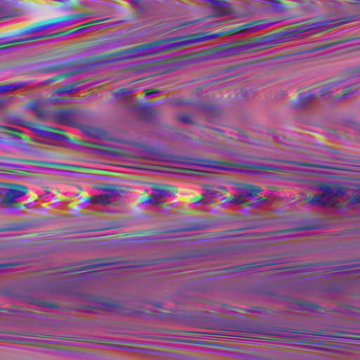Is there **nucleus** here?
<instances>
[{
	"label": "nucleus",
	"mask_w": 360,
	"mask_h": 360,
	"mask_svg": "<svg viewBox=\"0 0 360 360\" xmlns=\"http://www.w3.org/2000/svg\"><path fill=\"white\" fill-rule=\"evenodd\" d=\"M207 39L205 33H195L178 37L167 38L146 43L133 48L97 56L93 58L69 62L56 67L57 69L72 66L77 63L89 65V68L114 63L131 58L159 54L174 51L191 44H197Z\"/></svg>",
	"instance_id": "1"
},
{
	"label": "nucleus",
	"mask_w": 360,
	"mask_h": 360,
	"mask_svg": "<svg viewBox=\"0 0 360 360\" xmlns=\"http://www.w3.org/2000/svg\"><path fill=\"white\" fill-rule=\"evenodd\" d=\"M259 49L258 41H238L206 51L203 56L207 60H214L255 52Z\"/></svg>",
	"instance_id": "2"
},
{
	"label": "nucleus",
	"mask_w": 360,
	"mask_h": 360,
	"mask_svg": "<svg viewBox=\"0 0 360 360\" xmlns=\"http://www.w3.org/2000/svg\"><path fill=\"white\" fill-rule=\"evenodd\" d=\"M4 186L8 188L4 195L1 204L6 207H13L17 206L15 199L25 195L28 189L25 186L14 184H3Z\"/></svg>",
	"instance_id": "3"
},
{
	"label": "nucleus",
	"mask_w": 360,
	"mask_h": 360,
	"mask_svg": "<svg viewBox=\"0 0 360 360\" xmlns=\"http://www.w3.org/2000/svg\"><path fill=\"white\" fill-rule=\"evenodd\" d=\"M18 126L30 129L36 134L43 137H50L55 135H62L64 131L57 128L35 124L22 120H18L13 122Z\"/></svg>",
	"instance_id": "4"
},
{
	"label": "nucleus",
	"mask_w": 360,
	"mask_h": 360,
	"mask_svg": "<svg viewBox=\"0 0 360 360\" xmlns=\"http://www.w3.org/2000/svg\"><path fill=\"white\" fill-rule=\"evenodd\" d=\"M272 25V22L268 20H259L256 21H252L234 29H232L226 32L218 34L217 36H222L226 34H232L236 33H243L248 32H252L261 28L266 27L269 25Z\"/></svg>",
	"instance_id": "5"
},
{
	"label": "nucleus",
	"mask_w": 360,
	"mask_h": 360,
	"mask_svg": "<svg viewBox=\"0 0 360 360\" xmlns=\"http://www.w3.org/2000/svg\"><path fill=\"white\" fill-rule=\"evenodd\" d=\"M85 13H79V14H72V15H64L58 18H54L52 19L44 20L41 22H39L36 23L34 25H33L30 29L34 30H42L47 27H49L51 26H53L56 24H58L63 22H65L66 20H72L78 17L84 16L85 15Z\"/></svg>",
	"instance_id": "6"
},
{
	"label": "nucleus",
	"mask_w": 360,
	"mask_h": 360,
	"mask_svg": "<svg viewBox=\"0 0 360 360\" xmlns=\"http://www.w3.org/2000/svg\"><path fill=\"white\" fill-rule=\"evenodd\" d=\"M9 160V161H13V162H27V163L34 164V165H44V166L55 167L65 168V169H80L81 168L79 166H75V165H72L43 162V161H39V160H30L18 159V158H12L0 157V160ZM0 165L4 166L5 164L0 162Z\"/></svg>",
	"instance_id": "7"
},
{
	"label": "nucleus",
	"mask_w": 360,
	"mask_h": 360,
	"mask_svg": "<svg viewBox=\"0 0 360 360\" xmlns=\"http://www.w3.org/2000/svg\"><path fill=\"white\" fill-rule=\"evenodd\" d=\"M331 22L328 21L326 20H321L316 19L310 22L305 27L306 30H311L314 29H321V31H328L331 29H333L336 26L342 24V22H339L336 24L330 25Z\"/></svg>",
	"instance_id": "8"
},
{
	"label": "nucleus",
	"mask_w": 360,
	"mask_h": 360,
	"mask_svg": "<svg viewBox=\"0 0 360 360\" xmlns=\"http://www.w3.org/2000/svg\"><path fill=\"white\" fill-rule=\"evenodd\" d=\"M158 195L160 197H166L172 195L177 192V189L172 186L160 184L153 186Z\"/></svg>",
	"instance_id": "9"
},
{
	"label": "nucleus",
	"mask_w": 360,
	"mask_h": 360,
	"mask_svg": "<svg viewBox=\"0 0 360 360\" xmlns=\"http://www.w3.org/2000/svg\"><path fill=\"white\" fill-rule=\"evenodd\" d=\"M244 195L246 197L255 196L259 194L261 188L258 186L243 184L241 186Z\"/></svg>",
	"instance_id": "10"
},
{
	"label": "nucleus",
	"mask_w": 360,
	"mask_h": 360,
	"mask_svg": "<svg viewBox=\"0 0 360 360\" xmlns=\"http://www.w3.org/2000/svg\"><path fill=\"white\" fill-rule=\"evenodd\" d=\"M0 130L1 133L11 136L20 137L22 138V131L18 129L0 125Z\"/></svg>",
	"instance_id": "11"
},
{
	"label": "nucleus",
	"mask_w": 360,
	"mask_h": 360,
	"mask_svg": "<svg viewBox=\"0 0 360 360\" xmlns=\"http://www.w3.org/2000/svg\"><path fill=\"white\" fill-rule=\"evenodd\" d=\"M46 37L47 36H37V37L20 38V39H17L8 42V44H9V45H8L9 46H12L18 45L20 44H24V43H27V42H30V41H35V40L41 39L46 38Z\"/></svg>",
	"instance_id": "12"
},
{
	"label": "nucleus",
	"mask_w": 360,
	"mask_h": 360,
	"mask_svg": "<svg viewBox=\"0 0 360 360\" xmlns=\"http://www.w3.org/2000/svg\"><path fill=\"white\" fill-rule=\"evenodd\" d=\"M290 164L295 165H299V166H303V167H314V168H321V169H333L334 167L327 166V165H316V164H309V163H305V162H293L290 161L288 162Z\"/></svg>",
	"instance_id": "13"
},
{
	"label": "nucleus",
	"mask_w": 360,
	"mask_h": 360,
	"mask_svg": "<svg viewBox=\"0 0 360 360\" xmlns=\"http://www.w3.org/2000/svg\"><path fill=\"white\" fill-rule=\"evenodd\" d=\"M83 200L90 201L96 204H105L108 201V196L106 195H98L83 198Z\"/></svg>",
	"instance_id": "14"
},
{
	"label": "nucleus",
	"mask_w": 360,
	"mask_h": 360,
	"mask_svg": "<svg viewBox=\"0 0 360 360\" xmlns=\"http://www.w3.org/2000/svg\"><path fill=\"white\" fill-rule=\"evenodd\" d=\"M140 201L145 203L158 205L160 203V198L156 193L155 195H150L146 197H142L140 198Z\"/></svg>",
	"instance_id": "15"
},
{
	"label": "nucleus",
	"mask_w": 360,
	"mask_h": 360,
	"mask_svg": "<svg viewBox=\"0 0 360 360\" xmlns=\"http://www.w3.org/2000/svg\"><path fill=\"white\" fill-rule=\"evenodd\" d=\"M325 195H316L311 198H307L304 200L307 202L314 204V205H323L326 204V201L324 200Z\"/></svg>",
	"instance_id": "16"
},
{
	"label": "nucleus",
	"mask_w": 360,
	"mask_h": 360,
	"mask_svg": "<svg viewBox=\"0 0 360 360\" xmlns=\"http://www.w3.org/2000/svg\"><path fill=\"white\" fill-rule=\"evenodd\" d=\"M86 133L91 136L101 138L105 135V132L96 127H89L85 130Z\"/></svg>",
	"instance_id": "17"
},
{
	"label": "nucleus",
	"mask_w": 360,
	"mask_h": 360,
	"mask_svg": "<svg viewBox=\"0 0 360 360\" xmlns=\"http://www.w3.org/2000/svg\"><path fill=\"white\" fill-rule=\"evenodd\" d=\"M81 72H82V70H75V71H73V72H71L62 74V75H60L59 76L53 77L49 79V81H51V82L58 81L59 79H63V78H66V77H70L72 75H76V74L79 73Z\"/></svg>",
	"instance_id": "18"
},
{
	"label": "nucleus",
	"mask_w": 360,
	"mask_h": 360,
	"mask_svg": "<svg viewBox=\"0 0 360 360\" xmlns=\"http://www.w3.org/2000/svg\"><path fill=\"white\" fill-rule=\"evenodd\" d=\"M101 151L105 154L110 155L115 153V150L112 147H110L108 146L102 145L100 146Z\"/></svg>",
	"instance_id": "19"
},
{
	"label": "nucleus",
	"mask_w": 360,
	"mask_h": 360,
	"mask_svg": "<svg viewBox=\"0 0 360 360\" xmlns=\"http://www.w3.org/2000/svg\"><path fill=\"white\" fill-rule=\"evenodd\" d=\"M30 107L33 109L34 110L37 111L38 115H37V119L39 120H41V121H44L45 119H46V116L44 115V113L42 112V111H40L39 110H37L35 107V104L34 103H32L30 104Z\"/></svg>",
	"instance_id": "20"
},
{
	"label": "nucleus",
	"mask_w": 360,
	"mask_h": 360,
	"mask_svg": "<svg viewBox=\"0 0 360 360\" xmlns=\"http://www.w3.org/2000/svg\"><path fill=\"white\" fill-rule=\"evenodd\" d=\"M72 5L76 8H86L87 4L83 1L75 0L72 2Z\"/></svg>",
	"instance_id": "21"
},
{
	"label": "nucleus",
	"mask_w": 360,
	"mask_h": 360,
	"mask_svg": "<svg viewBox=\"0 0 360 360\" xmlns=\"http://www.w3.org/2000/svg\"><path fill=\"white\" fill-rule=\"evenodd\" d=\"M75 86V84L65 86H63V87L58 89V90H56V92H58V93L64 92V91L71 92L74 90Z\"/></svg>",
	"instance_id": "22"
},
{
	"label": "nucleus",
	"mask_w": 360,
	"mask_h": 360,
	"mask_svg": "<svg viewBox=\"0 0 360 360\" xmlns=\"http://www.w3.org/2000/svg\"><path fill=\"white\" fill-rule=\"evenodd\" d=\"M226 200L227 201H229V202H236L237 204H239V205H243L244 204V200L242 198L240 197H229V198H226Z\"/></svg>",
	"instance_id": "23"
},
{
	"label": "nucleus",
	"mask_w": 360,
	"mask_h": 360,
	"mask_svg": "<svg viewBox=\"0 0 360 360\" xmlns=\"http://www.w3.org/2000/svg\"><path fill=\"white\" fill-rule=\"evenodd\" d=\"M216 15H209V16H205V17H203V18H198V19H196V20H194L193 21H191L190 22V24H196V23H199V22H204L208 19H210L213 17H215Z\"/></svg>",
	"instance_id": "24"
},
{
	"label": "nucleus",
	"mask_w": 360,
	"mask_h": 360,
	"mask_svg": "<svg viewBox=\"0 0 360 360\" xmlns=\"http://www.w3.org/2000/svg\"><path fill=\"white\" fill-rule=\"evenodd\" d=\"M106 20H107L106 18H103V19H99V20H93V21L88 22L86 23L83 24L82 26L84 27H86L91 26V25H96L97 23L103 22V21H105Z\"/></svg>",
	"instance_id": "25"
},
{
	"label": "nucleus",
	"mask_w": 360,
	"mask_h": 360,
	"mask_svg": "<svg viewBox=\"0 0 360 360\" xmlns=\"http://www.w3.org/2000/svg\"><path fill=\"white\" fill-rule=\"evenodd\" d=\"M356 88L354 87H348L343 90L342 93L345 96H348L350 94L351 92L355 91Z\"/></svg>",
	"instance_id": "26"
},
{
	"label": "nucleus",
	"mask_w": 360,
	"mask_h": 360,
	"mask_svg": "<svg viewBox=\"0 0 360 360\" xmlns=\"http://www.w3.org/2000/svg\"><path fill=\"white\" fill-rule=\"evenodd\" d=\"M227 165H229L227 163L219 162L216 165H214V167L219 169H226L227 167L226 166Z\"/></svg>",
	"instance_id": "27"
},
{
	"label": "nucleus",
	"mask_w": 360,
	"mask_h": 360,
	"mask_svg": "<svg viewBox=\"0 0 360 360\" xmlns=\"http://www.w3.org/2000/svg\"><path fill=\"white\" fill-rule=\"evenodd\" d=\"M207 193L210 195L216 194L217 193V191L214 190L211 186H206Z\"/></svg>",
	"instance_id": "28"
},
{
	"label": "nucleus",
	"mask_w": 360,
	"mask_h": 360,
	"mask_svg": "<svg viewBox=\"0 0 360 360\" xmlns=\"http://www.w3.org/2000/svg\"><path fill=\"white\" fill-rule=\"evenodd\" d=\"M180 120L186 122H191V117L188 115H184L181 116Z\"/></svg>",
	"instance_id": "29"
},
{
	"label": "nucleus",
	"mask_w": 360,
	"mask_h": 360,
	"mask_svg": "<svg viewBox=\"0 0 360 360\" xmlns=\"http://www.w3.org/2000/svg\"><path fill=\"white\" fill-rule=\"evenodd\" d=\"M158 91V89H146L144 91L145 94L146 95H150V94H155Z\"/></svg>",
	"instance_id": "30"
},
{
	"label": "nucleus",
	"mask_w": 360,
	"mask_h": 360,
	"mask_svg": "<svg viewBox=\"0 0 360 360\" xmlns=\"http://www.w3.org/2000/svg\"><path fill=\"white\" fill-rule=\"evenodd\" d=\"M104 188H105V190L110 191H113L116 190V188L115 186H110V185L105 186Z\"/></svg>",
	"instance_id": "31"
},
{
	"label": "nucleus",
	"mask_w": 360,
	"mask_h": 360,
	"mask_svg": "<svg viewBox=\"0 0 360 360\" xmlns=\"http://www.w3.org/2000/svg\"><path fill=\"white\" fill-rule=\"evenodd\" d=\"M352 338L360 341V333L354 334Z\"/></svg>",
	"instance_id": "32"
},
{
	"label": "nucleus",
	"mask_w": 360,
	"mask_h": 360,
	"mask_svg": "<svg viewBox=\"0 0 360 360\" xmlns=\"http://www.w3.org/2000/svg\"><path fill=\"white\" fill-rule=\"evenodd\" d=\"M1 1H2L1 5V8H6L7 7L8 2L5 0H2Z\"/></svg>",
	"instance_id": "33"
},
{
	"label": "nucleus",
	"mask_w": 360,
	"mask_h": 360,
	"mask_svg": "<svg viewBox=\"0 0 360 360\" xmlns=\"http://www.w3.org/2000/svg\"><path fill=\"white\" fill-rule=\"evenodd\" d=\"M260 169H266V170H274V168L271 167H259Z\"/></svg>",
	"instance_id": "34"
},
{
	"label": "nucleus",
	"mask_w": 360,
	"mask_h": 360,
	"mask_svg": "<svg viewBox=\"0 0 360 360\" xmlns=\"http://www.w3.org/2000/svg\"><path fill=\"white\" fill-rule=\"evenodd\" d=\"M202 199V196H198L195 198H193V200L195 202H200Z\"/></svg>",
	"instance_id": "35"
},
{
	"label": "nucleus",
	"mask_w": 360,
	"mask_h": 360,
	"mask_svg": "<svg viewBox=\"0 0 360 360\" xmlns=\"http://www.w3.org/2000/svg\"><path fill=\"white\" fill-rule=\"evenodd\" d=\"M6 90H8V87L4 86H0V91L2 92V91H5Z\"/></svg>",
	"instance_id": "36"
},
{
	"label": "nucleus",
	"mask_w": 360,
	"mask_h": 360,
	"mask_svg": "<svg viewBox=\"0 0 360 360\" xmlns=\"http://www.w3.org/2000/svg\"><path fill=\"white\" fill-rule=\"evenodd\" d=\"M60 4H65L70 2V0H58Z\"/></svg>",
	"instance_id": "37"
},
{
	"label": "nucleus",
	"mask_w": 360,
	"mask_h": 360,
	"mask_svg": "<svg viewBox=\"0 0 360 360\" xmlns=\"http://www.w3.org/2000/svg\"><path fill=\"white\" fill-rule=\"evenodd\" d=\"M356 188H357V191H359V192L360 193V186H358L356 187Z\"/></svg>",
	"instance_id": "38"
},
{
	"label": "nucleus",
	"mask_w": 360,
	"mask_h": 360,
	"mask_svg": "<svg viewBox=\"0 0 360 360\" xmlns=\"http://www.w3.org/2000/svg\"><path fill=\"white\" fill-rule=\"evenodd\" d=\"M71 141H73V142H79L76 139H70Z\"/></svg>",
	"instance_id": "39"
},
{
	"label": "nucleus",
	"mask_w": 360,
	"mask_h": 360,
	"mask_svg": "<svg viewBox=\"0 0 360 360\" xmlns=\"http://www.w3.org/2000/svg\"><path fill=\"white\" fill-rule=\"evenodd\" d=\"M86 69H88V67H86ZM81 70H82V71H83L85 70V68H82Z\"/></svg>",
	"instance_id": "40"
},
{
	"label": "nucleus",
	"mask_w": 360,
	"mask_h": 360,
	"mask_svg": "<svg viewBox=\"0 0 360 360\" xmlns=\"http://www.w3.org/2000/svg\"><path fill=\"white\" fill-rule=\"evenodd\" d=\"M0 19H1V18H0Z\"/></svg>",
	"instance_id": "41"
}]
</instances>
